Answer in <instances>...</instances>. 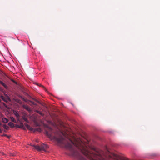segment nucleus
Wrapping results in <instances>:
<instances>
[{
    "instance_id": "obj_10",
    "label": "nucleus",
    "mask_w": 160,
    "mask_h": 160,
    "mask_svg": "<svg viewBox=\"0 0 160 160\" xmlns=\"http://www.w3.org/2000/svg\"><path fill=\"white\" fill-rule=\"evenodd\" d=\"M36 112L37 113H39V114H40L41 116L44 115V114L41 111H39L37 110L36 111Z\"/></svg>"
},
{
    "instance_id": "obj_24",
    "label": "nucleus",
    "mask_w": 160,
    "mask_h": 160,
    "mask_svg": "<svg viewBox=\"0 0 160 160\" xmlns=\"http://www.w3.org/2000/svg\"><path fill=\"white\" fill-rule=\"evenodd\" d=\"M2 125V124L0 122V125Z\"/></svg>"
},
{
    "instance_id": "obj_12",
    "label": "nucleus",
    "mask_w": 160,
    "mask_h": 160,
    "mask_svg": "<svg viewBox=\"0 0 160 160\" xmlns=\"http://www.w3.org/2000/svg\"><path fill=\"white\" fill-rule=\"evenodd\" d=\"M23 107L24 108L26 109V110L29 111L30 110V109L28 106H26V105H23Z\"/></svg>"
},
{
    "instance_id": "obj_22",
    "label": "nucleus",
    "mask_w": 160,
    "mask_h": 160,
    "mask_svg": "<svg viewBox=\"0 0 160 160\" xmlns=\"http://www.w3.org/2000/svg\"><path fill=\"white\" fill-rule=\"evenodd\" d=\"M99 157H100V158H102V157H101V156H99Z\"/></svg>"
},
{
    "instance_id": "obj_23",
    "label": "nucleus",
    "mask_w": 160,
    "mask_h": 160,
    "mask_svg": "<svg viewBox=\"0 0 160 160\" xmlns=\"http://www.w3.org/2000/svg\"><path fill=\"white\" fill-rule=\"evenodd\" d=\"M2 155H4V153L3 152H2Z\"/></svg>"
},
{
    "instance_id": "obj_21",
    "label": "nucleus",
    "mask_w": 160,
    "mask_h": 160,
    "mask_svg": "<svg viewBox=\"0 0 160 160\" xmlns=\"http://www.w3.org/2000/svg\"><path fill=\"white\" fill-rule=\"evenodd\" d=\"M11 155H12V156H15V154H11Z\"/></svg>"
},
{
    "instance_id": "obj_17",
    "label": "nucleus",
    "mask_w": 160,
    "mask_h": 160,
    "mask_svg": "<svg viewBox=\"0 0 160 160\" xmlns=\"http://www.w3.org/2000/svg\"><path fill=\"white\" fill-rule=\"evenodd\" d=\"M3 105L5 106V107L9 109V107L5 103H3Z\"/></svg>"
},
{
    "instance_id": "obj_2",
    "label": "nucleus",
    "mask_w": 160,
    "mask_h": 160,
    "mask_svg": "<svg viewBox=\"0 0 160 160\" xmlns=\"http://www.w3.org/2000/svg\"><path fill=\"white\" fill-rule=\"evenodd\" d=\"M25 126L27 127V128L29 130H30L31 131H34V129H33L32 127H31L27 123H25L24 124Z\"/></svg>"
},
{
    "instance_id": "obj_3",
    "label": "nucleus",
    "mask_w": 160,
    "mask_h": 160,
    "mask_svg": "<svg viewBox=\"0 0 160 160\" xmlns=\"http://www.w3.org/2000/svg\"><path fill=\"white\" fill-rule=\"evenodd\" d=\"M0 84L3 86L5 88L7 89L8 88V86L5 83L1 81H0Z\"/></svg>"
},
{
    "instance_id": "obj_19",
    "label": "nucleus",
    "mask_w": 160,
    "mask_h": 160,
    "mask_svg": "<svg viewBox=\"0 0 160 160\" xmlns=\"http://www.w3.org/2000/svg\"><path fill=\"white\" fill-rule=\"evenodd\" d=\"M1 98L4 101H5V98L3 96H1Z\"/></svg>"
},
{
    "instance_id": "obj_8",
    "label": "nucleus",
    "mask_w": 160,
    "mask_h": 160,
    "mask_svg": "<svg viewBox=\"0 0 160 160\" xmlns=\"http://www.w3.org/2000/svg\"><path fill=\"white\" fill-rule=\"evenodd\" d=\"M36 131H38L39 132H41V129L40 128H36L35 129H34L33 132H35Z\"/></svg>"
},
{
    "instance_id": "obj_9",
    "label": "nucleus",
    "mask_w": 160,
    "mask_h": 160,
    "mask_svg": "<svg viewBox=\"0 0 160 160\" xmlns=\"http://www.w3.org/2000/svg\"><path fill=\"white\" fill-rule=\"evenodd\" d=\"M20 128L24 130L25 129V128L22 123H21Z\"/></svg>"
},
{
    "instance_id": "obj_5",
    "label": "nucleus",
    "mask_w": 160,
    "mask_h": 160,
    "mask_svg": "<svg viewBox=\"0 0 160 160\" xmlns=\"http://www.w3.org/2000/svg\"><path fill=\"white\" fill-rule=\"evenodd\" d=\"M15 101L17 102H18V103L22 104V101L18 98H16L15 99Z\"/></svg>"
},
{
    "instance_id": "obj_14",
    "label": "nucleus",
    "mask_w": 160,
    "mask_h": 160,
    "mask_svg": "<svg viewBox=\"0 0 160 160\" xmlns=\"http://www.w3.org/2000/svg\"><path fill=\"white\" fill-rule=\"evenodd\" d=\"M3 127L6 130H8L9 128V127L6 125H3Z\"/></svg>"
},
{
    "instance_id": "obj_7",
    "label": "nucleus",
    "mask_w": 160,
    "mask_h": 160,
    "mask_svg": "<svg viewBox=\"0 0 160 160\" xmlns=\"http://www.w3.org/2000/svg\"><path fill=\"white\" fill-rule=\"evenodd\" d=\"M8 125L11 128H13L14 127V124L12 122H9L8 123Z\"/></svg>"
},
{
    "instance_id": "obj_18",
    "label": "nucleus",
    "mask_w": 160,
    "mask_h": 160,
    "mask_svg": "<svg viewBox=\"0 0 160 160\" xmlns=\"http://www.w3.org/2000/svg\"><path fill=\"white\" fill-rule=\"evenodd\" d=\"M2 136H4L8 137V138H9L10 137V136H8L7 135L4 134L2 135Z\"/></svg>"
},
{
    "instance_id": "obj_4",
    "label": "nucleus",
    "mask_w": 160,
    "mask_h": 160,
    "mask_svg": "<svg viewBox=\"0 0 160 160\" xmlns=\"http://www.w3.org/2000/svg\"><path fill=\"white\" fill-rule=\"evenodd\" d=\"M2 122L4 123H6L8 121V120L5 118H3L2 120Z\"/></svg>"
},
{
    "instance_id": "obj_11",
    "label": "nucleus",
    "mask_w": 160,
    "mask_h": 160,
    "mask_svg": "<svg viewBox=\"0 0 160 160\" xmlns=\"http://www.w3.org/2000/svg\"><path fill=\"white\" fill-rule=\"evenodd\" d=\"M22 118L25 121L28 122H29L28 119L27 118H26L25 116H23Z\"/></svg>"
},
{
    "instance_id": "obj_13",
    "label": "nucleus",
    "mask_w": 160,
    "mask_h": 160,
    "mask_svg": "<svg viewBox=\"0 0 160 160\" xmlns=\"http://www.w3.org/2000/svg\"><path fill=\"white\" fill-rule=\"evenodd\" d=\"M14 115L16 116L17 117H18L19 116V114L16 111H15L14 112Z\"/></svg>"
},
{
    "instance_id": "obj_16",
    "label": "nucleus",
    "mask_w": 160,
    "mask_h": 160,
    "mask_svg": "<svg viewBox=\"0 0 160 160\" xmlns=\"http://www.w3.org/2000/svg\"><path fill=\"white\" fill-rule=\"evenodd\" d=\"M19 98H21V99H22V100H23V101H25V99H24V98L23 97H22V96H20V95H19Z\"/></svg>"
},
{
    "instance_id": "obj_1",
    "label": "nucleus",
    "mask_w": 160,
    "mask_h": 160,
    "mask_svg": "<svg viewBox=\"0 0 160 160\" xmlns=\"http://www.w3.org/2000/svg\"><path fill=\"white\" fill-rule=\"evenodd\" d=\"M33 146L38 151L43 150L45 151L48 147L47 145L44 144H41L40 146L35 145H33Z\"/></svg>"
},
{
    "instance_id": "obj_20",
    "label": "nucleus",
    "mask_w": 160,
    "mask_h": 160,
    "mask_svg": "<svg viewBox=\"0 0 160 160\" xmlns=\"http://www.w3.org/2000/svg\"><path fill=\"white\" fill-rule=\"evenodd\" d=\"M16 127L17 128H20V125H16Z\"/></svg>"
},
{
    "instance_id": "obj_25",
    "label": "nucleus",
    "mask_w": 160,
    "mask_h": 160,
    "mask_svg": "<svg viewBox=\"0 0 160 160\" xmlns=\"http://www.w3.org/2000/svg\"><path fill=\"white\" fill-rule=\"evenodd\" d=\"M115 156L116 157H117V156Z\"/></svg>"
},
{
    "instance_id": "obj_6",
    "label": "nucleus",
    "mask_w": 160,
    "mask_h": 160,
    "mask_svg": "<svg viewBox=\"0 0 160 160\" xmlns=\"http://www.w3.org/2000/svg\"><path fill=\"white\" fill-rule=\"evenodd\" d=\"M10 119L12 122H15V123L16 122V120H15V119H14V118L13 117H10Z\"/></svg>"
},
{
    "instance_id": "obj_15",
    "label": "nucleus",
    "mask_w": 160,
    "mask_h": 160,
    "mask_svg": "<svg viewBox=\"0 0 160 160\" xmlns=\"http://www.w3.org/2000/svg\"><path fill=\"white\" fill-rule=\"evenodd\" d=\"M37 85H38V86H39L40 87H43L44 88V89L46 91L47 90L46 88L43 85H41V84H38L37 83Z\"/></svg>"
}]
</instances>
